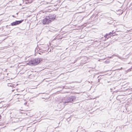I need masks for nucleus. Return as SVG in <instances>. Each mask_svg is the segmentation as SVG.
Here are the masks:
<instances>
[{
  "label": "nucleus",
  "instance_id": "obj_6",
  "mask_svg": "<svg viewBox=\"0 0 132 132\" xmlns=\"http://www.w3.org/2000/svg\"><path fill=\"white\" fill-rule=\"evenodd\" d=\"M111 32H110L109 34H106L104 36L106 39H108L111 36H112V35H111Z\"/></svg>",
  "mask_w": 132,
  "mask_h": 132
},
{
  "label": "nucleus",
  "instance_id": "obj_19",
  "mask_svg": "<svg viewBox=\"0 0 132 132\" xmlns=\"http://www.w3.org/2000/svg\"><path fill=\"white\" fill-rule=\"evenodd\" d=\"M20 5H21V4H20Z\"/></svg>",
  "mask_w": 132,
  "mask_h": 132
},
{
  "label": "nucleus",
  "instance_id": "obj_2",
  "mask_svg": "<svg viewBox=\"0 0 132 132\" xmlns=\"http://www.w3.org/2000/svg\"><path fill=\"white\" fill-rule=\"evenodd\" d=\"M76 99V97L75 96H70L68 97L65 102H64V104L66 105V103H68L72 101H75Z\"/></svg>",
  "mask_w": 132,
  "mask_h": 132
},
{
  "label": "nucleus",
  "instance_id": "obj_15",
  "mask_svg": "<svg viewBox=\"0 0 132 132\" xmlns=\"http://www.w3.org/2000/svg\"><path fill=\"white\" fill-rule=\"evenodd\" d=\"M122 69V68H121V69Z\"/></svg>",
  "mask_w": 132,
  "mask_h": 132
},
{
  "label": "nucleus",
  "instance_id": "obj_18",
  "mask_svg": "<svg viewBox=\"0 0 132 132\" xmlns=\"http://www.w3.org/2000/svg\"><path fill=\"white\" fill-rule=\"evenodd\" d=\"M110 57V58H111L112 57Z\"/></svg>",
  "mask_w": 132,
  "mask_h": 132
},
{
  "label": "nucleus",
  "instance_id": "obj_4",
  "mask_svg": "<svg viewBox=\"0 0 132 132\" xmlns=\"http://www.w3.org/2000/svg\"><path fill=\"white\" fill-rule=\"evenodd\" d=\"M48 18L47 16L44 18L43 20V23L44 24H48L51 22L49 19H48Z\"/></svg>",
  "mask_w": 132,
  "mask_h": 132
},
{
  "label": "nucleus",
  "instance_id": "obj_3",
  "mask_svg": "<svg viewBox=\"0 0 132 132\" xmlns=\"http://www.w3.org/2000/svg\"><path fill=\"white\" fill-rule=\"evenodd\" d=\"M23 21V20L19 21H15L11 23V24L12 26H16L21 23Z\"/></svg>",
  "mask_w": 132,
  "mask_h": 132
},
{
  "label": "nucleus",
  "instance_id": "obj_10",
  "mask_svg": "<svg viewBox=\"0 0 132 132\" xmlns=\"http://www.w3.org/2000/svg\"><path fill=\"white\" fill-rule=\"evenodd\" d=\"M27 102H25L24 104L25 105H26L27 104Z\"/></svg>",
  "mask_w": 132,
  "mask_h": 132
},
{
  "label": "nucleus",
  "instance_id": "obj_7",
  "mask_svg": "<svg viewBox=\"0 0 132 132\" xmlns=\"http://www.w3.org/2000/svg\"><path fill=\"white\" fill-rule=\"evenodd\" d=\"M115 31H114V30H113L112 31V32H111V35H112V36H114L115 35Z\"/></svg>",
  "mask_w": 132,
  "mask_h": 132
},
{
  "label": "nucleus",
  "instance_id": "obj_1",
  "mask_svg": "<svg viewBox=\"0 0 132 132\" xmlns=\"http://www.w3.org/2000/svg\"><path fill=\"white\" fill-rule=\"evenodd\" d=\"M42 60V59L40 58H37L32 59L29 61V64L30 65H35L38 64Z\"/></svg>",
  "mask_w": 132,
  "mask_h": 132
},
{
  "label": "nucleus",
  "instance_id": "obj_14",
  "mask_svg": "<svg viewBox=\"0 0 132 132\" xmlns=\"http://www.w3.org/2000/svg\"><path fill=\"white\" fill-rule=\"evenodd\" d=\"M12 16L13 17H15L14 16V15H12Z\"/></svg>",
  "mask_w": 132,
  "mask_h": 132
},
{
  "label": "nucleus",
  "instance_id": "obj_11",
  "mask_svg": "<svg viewBox=\"0 0 132 132\" xmlns=\"http://www.w3.org/2000/svg\"><path fill=\"white\" fill-rule=\"evenodd\" d=\"M100 80V79H99L98 78V82H100V81H99Z\"/></svg>",
  "mask_w": 132,
  "mask_h": 132
},
{
  "label": "nucleus",
  "instance_id": "obj_5",
  "mask_svg": "<svg viewBox=\"0 0 132 132\" xmlns=\"http://www.w3.org/2000/svg\"><path fill=\"white\" fill-rule=\"evenodd\" d=\"M47 16L48 18V19H49L51 21V22L52 21H53L55 19L56 15L55 14H54L50 15L49 16Z\"/></svg>",
  "mask_w": 132,
  "mask_h": 132
},
{
  "label": "nucleus",
  "instance_id": "obj_16",
  "mask_svg": "<svg viewBox=\"0 0 132 132\" xmlns=\"http://www.w3.org/2000/svg\"><path fill=\"white\" fill-rule=\"evenodd\" d=\"M10 86H12V85H10Z\"/></svg>",
  "mask_w": 132,
  "mask_h": 132
},
{
  "label": "nucleus",
  "instance_id": "obj_13",
  "mask_svg": "<svg viewBox=\"0 0 132 132\" xmlns=\"http://www.w3.org/2000/svg\"><path fill=\"white\" fill-rule=\"evenodd\" d=\"M28 2H26V3H25V4H28Z\"/></svg>",
  "mask_w": 132,
  "mask_h": 132
},
{
  "label": "nucleus",
  "instance_id": "obj_9",
  "mask_svg": "<svg viewBox=\"0 0 132 132\" xmlns=\"http://www.w3.org/2000/svg\"><path fill=\"white\" fill-rule=\"evenodd\" d=\"M29 1V0H22V1L23 2L24 1Z\"/></svg>",
  "mask_w": 132,
  "mask_h": 132
},
{
  "label": "nucleus",
  "instance_id": "obj_17",
  "mask_svg": "<svg viewBox=\"0 0 132 132\" xmlns=\"http://www.w3.org/2000/svg\"><path fill=\"white\" fill-rule=\"evenodd\" d=\"M110 90H112V88H110Z\"/></svg>",
  "mask_w": 132,
  "mask_h": 132
},
{
  "label": "nucleus",
  "instance_id": "obj_8",
  "mask_svg": "<svg viewBox=\"0 0 132 132\" xmlns=\"http://www.w3.org/2000/svg\"><path fill=\"white\" fill-rule=\"evenodd\" d=\"M102 76H100L98 77L97 78H99L100 79H101L102 78Z\"/></svg>",
  "mask_w": 132,
  "mask_h": 132
},
{
  "label": "nucleus",
  "instance_id": "obj_12",
  "mask_svg": "<svg viewBox=\"0 0 132 132\" xmlns=\"http://www.w3.org/2000/svg\"><path fill=\"white\" fill-rule=\"evenodd\" d=\"M1 117H2V116H1V115H0V119L1 118Z\"/></svg>",
  "mask_w": 132,
  "mask_h": 132
}]
</instances>
